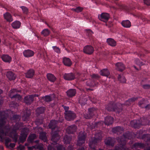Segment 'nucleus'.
Here are the masks:
<instances>
[{
    "label": "nucleus",
    "mask_w": 150,
    "mask_h": 150,
    "mask_svg": "<svg viewBox=\"0 0 150 150\" xmlns=\"http://www.w3.org/2000/svg\"><path fill=\"white\" fill-rule=\"evenodd\" d=\"M63 77L64 79L67 81H71L75 78V74L72 73H65Z\"/></svg>",
    "instance_id": "14"
},
{
    "label": "nucleus",
    "mask_w": 150,
    "mask_h": 150,
    "mask_svg": "<svg viewBox=\"0 0 150 150\" xmlns=\"http://www.w3.org/2000/svg\"><path fill=\"white\" fill-rule=\"evenodd\" d=\"M142 87L144 89H150V85L149 84H144L142 86Z\"/></svg>",
    "instance_id": "59"
},
{
    "label": "nucleus",
    "mask_w": 150,
    "mask_h": 150,
    "mask_svg": "<svg viewBox=\"0 0 150 150\" xmlns=\"http://www.w3.org/2000/svg\"><path fill=\"white\" fill-rule=\"evenodd\" d=\"M87 31L86 35L88 36L90 40L92 38V35L93 33V32L90 30H87Z\"/></svg>",
    "instance_id": "51"
},
{
    "label": "nucleus",
    "mask_w": 150,
    "mask_h": 150,
    "mask_svg": "<svg viewBox=\"0 0 150 150\" xmlns=\"http://www.w3.org/2000/svg\"><path fill=\"white\" fill-rule=\"evenodd\" d=\"M11 142V139L8 137L6 138L5 140V144L6 145H7L8 143Z\"/></svg>",
    "instance_id": "61"
},
{
    "label": "nucleus",
    "mask_w": 150,
    "mask_h": 150,
    "mask_svg": "<svg viewBox=\"0 0 150 150\" xmlns=\"http://www.w3.org/2000/svg\"><path fill=\"white\" fill-rule=\"evenodd\" d=\"M116 69L120 71H122L124 70L125 67L122 62H119L115 64Z\"/></svg>",
    "instance_id": "24"
},
{
    "label": "nucleus",
    "mask_w": 150,
    "mask_h": 150,
    "mask_svg": "<svg viewBox=\"0 0 150 150\" xmlns=\"http://www.w3.org/2000/svg\"><path fill=\"white\" fill-rule=\"evenodd\" d=\"M28 109H26L25 111L24 112V114L22 117V119L24 121H28L31 115L30 111L28 110Z\"/></svg>",
    "instance_id": "17"
},
{
    "label": "nucleus",
    "mask_w": 150,
    "mask_h": 150,
    "mask_svg": "<svg viewBox=\"0 0 150 150\" xmlns=\"http://www.w3.org/2000/svg\"><path fill=\"white\" fill-rule=\"evenodd\" d=\"M12 119L13 120H15L16 121H18L20 120V117L19 115H15L13 116Z\"/></svg>",
    "instance_id": "55"
},
{
    "label": "nucleus",
    "mask_w": 150,
    "mask_h": 150,
    "mask_svg": "<svg viewBox=\"0 0 150 150\" xmlns=\"http://www.w3.org/2000/svg\"><path fill=\"white\" fill-rule=\"evenodd\" d=\"M8 116L7 111H0V138L1 139H3L4 136L8 135L13 138L14 141L16 142L18 139V135L16 130L12 129V127L9 125L4 126V129L5 131L3 129L6 124V119Z\"/></svg>",
    "instance_id": "1"
},
{
    "label": "nucleus",
    "mask_w": 150,
    "mask_h": 150,
    "mask_svg": "<svg viewBox=\"0 0 150 150\" xmlns=\"http://www.w3.org/2000/svg\"><path fill=\"white\" fill-rule=\"evenodd\" d=\"M42 100L46 102H50L52 100V97L49 95H46L45 96L42 97Z\"/></svg>",
    "instance_id": "43"
},
{
    "label": "nucleus",
    "mask_w": 150,
    "mask_h": 150,
    "mask_svg": "<svg viewBox=\"0 0 150 150\" xmlns=\"http://www.w3.org/2000/svg\"><path fill=\"white\" fill-rule=\"evenodd\" d=\"M146 101L144 99H142V100L140 101L139 103V106L142 108H145V107L146 106L145 104Z\"/></svg>",
    "instance_id": "47"
},
{
    "label": "nucleus",
    "mask_w": 150,
    "mask_h": 150,
    "mask_svg": "<svg viewBox=\"0 0 150 150\" xmlns=\"http://www.w3.org/2000/svg\"><path fill=\"white\" fill-rule=\"evenodd\" d=\"M59 139V137L58 134L57 132H56L52 135L51 140L54 142L56 143L58 141Z\"/></svg>",
    "instance_id": "36"
},
{
    "label": "nucleus",
    "mask_w": 150,
    "mask_h": 150,
    "mask_svg": "<svg viewBox=\"0 0 150 150\" xmlns=\"http://www.w3.org/2000/svg\"><path fill=\"white\" fill-rule=\"evenodd\" d=\"M2 60L6 63H10L12 61L11 57L7 54H4L1 56Z\"/></svg>",
    "instance_id": "20"
},
{
    "label": "nucleus",
    "mask_w": 150,
    "mask_h": 150,
    "mask_svg": "<svg viewBox=\"0 0 150 150\" xmlns=\"http://www.w3.org/2000/svg\"><path fill=\"white\" fill-rule=\"evenodd\" d=\"M24 56L26 58H29L33 56L34 54V52L30 50H25L23 52Z\"/></svg>",
    "instance_id": "16"
},
{
    "label": "nucleus",
    "mask_w": 150,
    "mask_h": 150,
    "mask_svg": "<svg viewBox=\"0 0 150 150\" xmlns=\"http://www.w3.org/2000/svg\"><path fill=\"white\" fill-rule=\"evenodd\" d=\"M3 16L4 19L7 22H11L13 21V19L11 15L8 12H6L3 14Z\"/></svg>",
    "instance_id": "19"
},
{
    "label": "nucleus",
    "mask_w": 150,
    "mask_h": 150,
    "mask_svg": "<svg viewBox=\"0 0 150 150\" xmlns=\"http://www.w3.org/2000/svg\"><path fill=\"white\" fill-rule=\"evenodd\" d=\"M64 140L65 144H69L71 141V138L67 135H66L64 137Z\"/></svg>",
    "instance_id": "42"
},
{
    "label": "nucleus",
    "mask_w": 150,
    "mask_h": 150,
    "mask_svg": "<svg viewBox=\"0 0 150 150\" xmlns=\"http://www.w3.org/2000/svg\"><path fill=\"white\" fill-rule=\"evenodd\" d=\"M114 119L111 116H108L105 119V123L106 125H109L112 124L113 122Z\"/></svg>",
    "instance_id": "25"
},
{
    "label": "nucleus",
    "mask_w": 150,
    "mask_h": 150,
    "mask_svg": "<svg viewBox=\"0 0 150 150\" xmlns=\"http://www.w3.org/2000/svg\"><path fill=\"white\" fill-rule=\"evenodd\" d=\"M46 110V108L44 107H41L38 108L36 112L37 114L38 115L43 114Z\"/></svg>",
    "instance_id": "37"
},
{
    "label": "nucleus",
    "mask_w": 150,
    "mask_h": 150,
    "mask_svg": "<svg viewBox=\"0 0 150 150\" xmlns=\"http://www.w3.org/2000/svg\"><path fill=\"white\" fill-rule=\"evenodd\" d=\"M32 96L30 95H29L25 96L24 98V103L28 105H30L34 101Z\"/></svg>",
    "instance_id": "22"
},
{
    "label": "nucleus",
    "mask_w": 150,
    "mask_h": 150,
    "mask_svg": "<svg viewBox=\"0 0 150 150\" xmlns=\"http://www.w3.org/2000/svg\"><path fill=\"white\" fill-rule=\"evenodd\" d=\"M87 101V99L84 96L82 98H81L79 100V102L81 106H83L86 103Z\"/></svg>",
    "instance_id": "39"
},
{
    "label": "nucleus",
    "mask_w": 150,
    "mask_h": 150,
    "mask_svg": "<svg viewBox=\"0 0 150 150\" xmlns=\"http://www.w3.org/2000/svg\"><path fill=\"white\" fill-rule=\"evenodd\" d=\"M77 129L76 126L74 125H72L67 127L66 131L68 134H73L76 131Z\"/></svg>",
    "instance_id": "15"
},
{
    "label": "nucleus",
    "mask_w": 150,
    "mask_h": 150,
    "mask_svg": "<svg viewBox=\"0 0 150 150\" xmlns=\"http://www.w3.org/2000/svg\"><path fill=\"white\" fill-rule=\"evenodd\" d=\"M107 42L110 46L115 47L116 45V42L114 39L112 38H108L107 39Z\"/></svg>",
    "instance_id": "35"
},
{
    "label": "nucleus",
    "mask_w": 150,
    "mask_h": 150,
    "mask_svg": "<svg viewBox=\"0 0 150 150\" xmlns=\"http://www.w3.org/2000/svg\"><path fill=\"white\" fill-rule=\"evenodd\" d=\"M57 150H65V148L62 145H59L57 147Z\"/></svg>",
    "instance_id": "60"
},
{
    "label": "nucleus",
    "mask_w": 150,
    "mask_h": 150,
    "mask_svg": "<svg viewBox=\"0 0 150 150\" xmlns=\"http://www.w3.org/2000/svg\"><path fill=\"white\" fill-rule=\"evenodd\" d=\"M101 124V122H100L95 123V125L94 126L95 128L98 127H99L98 125H100Z\"/></svg>",
    "instance_id": "62"
},
{
    "label": "nucleus",
    "mask_w": 150,
    "mask_h": 150,
    "mask_svg": "<svg viewBox=\"0 0 150 150\" xmlns=\"http://www.w3.org/2000/svg\"><path fill=\"white\" fill-rule=\"evenodd\" d=\"M23 124L21 122H17L16 123L13 129H14L16 130L19 129L20 128L23 126Z\"/></svg>",
    "instance_id": "48"
},
{
    "label": "nucleus",
    "mask_w": 150,
    "mask_h": 150,
    "mask_svg": "<svg viewBox=\"0 0 150 150\" xmlns=\"http://www.w3.org/2000/svg\"><path fill=\"white\" fill-rule=\"evenodd\" d=\"M50 33V31L48 29H45L42 30L41 32V34L44 36L46 37L49 35Z\"/></svg>",
    "instance_id": "41"
},
{
    "label": "nucleus",
    "mask_w": 150,
    "mask_h": 150,
    "mask_svg": "<svg viewBox=\"0 0 150 150\" xmlns=\"http://www.w3.org/2000/svg\"><path fill=\"white\" fill-rule=\"evenodd\" d=\"M63 120L64 119L63 118H62L61 120H59L58 121L54 120H52L48 125L49 128L53 130L57 128V125L59 121L60 122H62Z\"/></svg>",
    "instance_id": "11"
},
{
    "label": "nucleus",
    "mask_w": 150,
    "mask_h": 150,
    "mask_svg": "<svg viewBox=\"0 0 150 150\" xmlns=\"http://www.w3.org/2000/svg\"><path fill=\"white\" fill-rule=\"evenodd\" d=\"M142 139L146 142H150V137L147 134H144L142 136Z\"/></svg>",
    "instance_id": "45"
},
{
    "label": "nucleus",
    "mask_w": 150,
    "mask_h": 150,
    "mask_svg": "<svg viewBox=\"0 0 150 150\" xmlns=\"http://www.w3.org/2000/svg\"><path fill=\"white\" fill-rule=\"evenodd\" d=\"M88 114L84 115V117L86 119H90L92 118L94 115H96L98 111L97 108H92L88 109Z\"/></svg>",
    "instance_id": "5"
},
{
    "label": "nucleus",
    "mask_w": 150,
    "mask_h": 150,
    "mask_svg": "<svg viewBox=\"0 0 150 150\" xmlns=\"http://www.w3.org/2000/svg\"><path fill=\"white\" fill-rule=\"evenodd\" d=\"M110 15L108 13L103 12L98 15V18L100 21L105 23L107 22L110 18Z\"/></svg>",
    "instance_id": "10"
},
{
    "label": "nucleus",
    "mask_w": 150,
    "mask_h": 150,
    "mask_svg": "<svg viewBox=\"0 0 150 150\" xmlns=\"http://www.w3.org/2000/svg\"><path fill=\"white\" fill-rule=\"evenodd\" d=\"M17 91L16 89L11 90L9 93V96L12 99L15 98L16 100H20L21 98V96L17 94Z\"/></svg>",
    "instance_id": "7"
},
{
    "label": "nucleus",
    "mask_w": 150,
    "mask_h": 150,
    "mask_svg": "<svg viewBox=\"0 0 150 150\" xmlns=\"http://www.w3.org/2000/svg\"><path fill=\"white\" fill-rule=\"evenodd\" d=\"M105 144L107 146H113L114 145V141L113 139L111 137H109L105 141Z\"/></svg>",
    "instance_id": "26"
},
{
    "label": "nucleus",
    "mask_w": 150,
    "mask_h": 150,
    "mask_svg": "<svg viewBox=\"0 0 150 150\" xmlns=\"http://www.w3.org/2000/svg\"><path fill=\"white\" fill-rule=\"evenodd\" d=\"M20 7L22 9L23 13L24 14L27 15L28 14V9L26 7L23 6H20Z\"/></svg>",
    "instance_id": "50"
},
{
    "label": "nucleus",
    "mask_w": 150,
    "mask_h": 150,
    "mask_svg": "<svg viewBox=\"0 0 150 150\" xmlns=\"http://www.w3.org/2000/svg\"><path fill=\"white\" fill-rule=\"evenodd\" d=\"M123 129L122 127L120 126H117L112 129L113 132L118 134H120L123 132Z\"/></svg>",
    "instance_id": "23"
},
{
    "label": "nucleus",
    "mask_w": 150,
    "mask_h": 150,
    "mask_svg": "<svg viewBox=\"0 0 150 150\" xmlns=\"http://www.w3.org/2000/svg\"><path fill=\"white\" fill-rule=\"evenodd\" d=\"M121 24L123 27L126 28H130L131 25V22L128 20L122 21Z\"/></svg>",
    "instance_id": "29"
},
{
    "label": "nucleus",
    "mask_w": 150,
    "mask_h": 150,
    "mask_svg": "<svg viewBox=\"0 0 150 150\" xmlns=\"http://www.w3.org/2000/svg\"><path fill=\"white\" fill-rule=\"evenodd\" d=\"M42 118L38 119V117L35 121L36 124L37 125H40L42 124Z\"/></svg>",
    "instance_id": "57"
},
{
    "label": "nucleus",
    "mask_w": 150,
    "mask_h": 150,
    "mask_svg": "<svg viewBox=\"0 0 150 150\" xmlns=\"http://www.w3.org/2000/svg\"><path fill=\"white\" fill-rule=\"evenodd\" d=\"M63 63L66 66L70 67L72 64V62L70 59L67 57H64L63 59Z\"/></svg>",
    "instance_id": "28"
},
{
    "label": "nucleus",
    "mask_w": 150,
    "mask_h": 150,
    "mask_svg": "<svg viewBox=\"0 0 150 150\" xmlns=\"http://www.w3.org/2000/svg\"><path fill=\"white\" fill-rule=\"evenodd\" d=\"M100 73L101 76L108 77L110 74V71L107 69H103L100 71Z\"/></svg>",
    "instance_id": "33"
},
{
    "label": "nucleus",
    "mask_w": 150,
    "mask_h": 150,
    "mask_svg": "<svg viewBox=\"0 0 150 150\" xmlns=\"http://www.w3.org/2000/svg\"><path fill=\"white\" fill-rule=\"evenodd\" d=\"M35 71L33 69H30L25 74V76L27 78H32L35 74Z\"/></svg>",
    "instance_id": "27"
},
{
    "label": "nucleus",
    "mask_w": 150,
    "mask_h": 150,
    "mask_svg": "<svg viewBox=\"0 0 150 150\" xmlns=\"http://www.w3.org/2000/svg\"><path fill=\"white\" fill-rule=\"evenodd\" d=\"M83 8L80 6H78L76 8H72L71 10L77 13H79L81 12L83 10Z\"/></svg>",
    "instance_id": "49"
},
{
    "label": "nucleus",
    "mask_w": 150,
    "mask_h": 150,
    "mask_svg": "<svg viewBox=\"0 0 150 150\" xmlns=\"http://www.w3.org/2000/svg\"><path fill=\"white\" fill-rule=\"evenodd\" d=\"M52 48L55 52L58 54L60 53V49L59 48L56 46H54L52 47Z\"/></svg>",
    "instance_id": "52"
},
{
    "label": "nucleus",
    "mask_w": 150,
    "mask_h": 150,
    "mask_svg": "<svg viewBox=\"0 0 150 150\" xmlns=\"http://www.w3.org/2000/svg\"><path fill=\"white\" fill-rule=\"evenodd\" d=\"M36 138L37 136L35 134H32L29 136L27 139V141L29 143H32L35 142L36 144H38L39 142L38 140L34 141V140L36 139Z\"/></svg>",
    "instance_id": "13"
},
{
    "label": "nucleus",
    "mask_w": 150,
    "mask_h": 150,
    "mask_svg": "<svg viewBox=\"0 0 150 150\" xmlns=\"http://www.w3.org/2000/svg\"><path fill=\"white\" fill-rule=\"evenodd\" d=\"M91 76L93 80H95L96 81H97V80H99L100 78V76L97 74H93L91 75Z\"/></svg>",
    "instance_id": "44"
},
{
    "label": "nucleus",
    "mask_w": 150,
    "mask_h": 150,
    "mask_svg": "<svg viewBox=\"0 0 150 150\" xmlns=\"http://www.w3.org/2000/svg\"><path fill=\"white\" fill-rule=\"evenodd\" d=\"M28 130L26 128H23L21 131V136L19 137V140L21 143H23L26 139L28 135Z\"/></svg>",
    "instance_id": "6"
},
{
    "label": "nucleus",
    "mask_w": 150,
    "mask_h": 150,
    "mask_svg": "<svg viewBox=\"0 0 150 150\" xmlns=\"http://www.w3.org/2000/svg\"><path fill=\"white\" fill-rule=\"evenodd\" d=\"M47 77L48 79L50 81L52 82H54L57 79L56 78L53 74L51 73L47 74Z\"/></svg>",
    "instance_id": "34"
},
{
    "label": "nucleus",
    "mask_w": 150,
    "mask_h": 150,
    "mask_svg": "<svg viewBox=\"0 0 150 150\" xmlns=\"http://www.w3.org/2000/svg\"><path fill=\"white\" fill-rule=\"evenodd\" d=\"M105 109L109 111H114L118 113L122 111V108L113 101H110L106 105Z\"/></svg>",
    "instance_id": "3"
},
{
    "label": "nucleus",
    "mask_w": 150,
    "mask_h": 150,
    "mask_svg": "<svg viewBox=\"0 0 150 150\" xmlns=\"http://www.w3.org/2000/svg\"><path fill=\"white\" fill-rule=\"evenodd\" d=\"M98 84V82L95 80H93L92 79H89L86 82V85L90 87L96 86Z\"/></svg>",
    "instance_id": "21"
},
{
    "label": "nucleus",
    "mask_w": 150,
    "mask_h": 150,
    "mask_svg": "<svg viewBox=\"0 0 150 150\" xmlns=\"http://www.w3.org/2000/svg\"><path fill=\"white\" fill-rule=\"evenodd\" d=\"M137 98H132L129 99L128 100L126 101L125 103V105L126 106H129L132 103L137 100Z\"/></svg>",
    "instance_id": "40"
},
{
    "label": "nucleus",
    "mask_w": 150,
    "mask_h": 150,
    "mask_svg": "<svg viewBox=\"0 0 150 150\" xmlns=\"http://www.w3.org/2000/svg\"><path fill=\"white\" fill-rule=\"evenodd\" d=\"M64 116L66 120L68 121L73 120L76 117V114L72 111L65 113Z\"/></svg>",
    "instance_id": "8"
},
{
    "label": "nucleus",
    "mask_w": 150,
    "mask_h": 150,
    "mask_svg": "<svg viewBox=\"0 0 150 150\" xmlns=\"http://www.w3.org/2000/svg\"><path fill=\"white\" fill-rule=\"evenodd\" d=\"M98 141V139H97L96 138H95L93 139V140H92V142L94 144H96L97 143Z\"/></svg>",
    "instance_id": "63"
},
{
    "label": "nucleus",
    "mask_w": 150,
    "mask_h": 150,
    "mask_svg": "<svg viewBox=\"0 0 150 150\" xmlns=\"http://www.w3.org/2000/svg\"><path fill=\"white\" fill-rule=\"evenodd\" d=\"M94 51L93 47L91 45H87L84 47L83 52L87 54L91 55L92 54Z\"/></svg>",
    "instance_id": "12"
},
{
    "label": "nucleus",
    "mask_w": 150,
    "mask_h": 150,
    "mask_svg": "<svg viewBox=\"0 0 150 150\" xmlns=\"http://www.w3.org/2000/svg\"><path fill=\"white\" fill-rule=\"evenodd\" d=\"M62 107L64 108L65 112H64V114H65V113H67L68 112H69V111H70L71 110H69V107L68 106H65L64 105H62Z\"/></svg>",
    "instance_id": "56"
},
{
    "label": "nucleus",
    "mask_w": 150,
    "mask_h": 150,
    "mask_svg": "<svg viewBox=\"0 0 150 150\" xmlns=\"http://www.w3.org/2000/svg\"><path fill=\"white\" fill-rule=\"evenodd\" d=\"M131 123L134 128H139L142 125L150 124V117H143L140 118V120H134L132 121Z\"/></svg>",
    "instance_id": "2"
},
{
    "label": "nucleus",
    "mask_w": 150,
    "mask_h": 150,
    "mask_svg": "<svg viewBox=\"0 0 150 150\" xmlns=\"http://www.w3.org/2000/svg\"><path fill=\"white\" fill-rule=\"evenodd\" d=\"M86 136L83 132H80L78 135V140L77 141V144L79 146H81L84 143L85 141Z\"/></svg>",
    "instance_id": "9"
},
{
    "label": "nucleus",
    "mask_w": 150,
    "mask_h": 150,
    "mask_svg": "<svg viewBox=\"0 0 150 150\" xmlns=\"http://www.w3.org/2000/svg\"><path fill=\"white\" fill-rule=\"evenodd\" d=\"M40 138L45 142L47 140V137L46 136V133L44 132H42L40 133Z\"/></svg>",
    "instance_id": "38"
},
{
    "label": "nucleus",
    "mask_w": 150,
    "mask_h": 150,
    "mask_svg": "<svg viewBox=\"0 0 150 150\" xmlns=\"http://www.w3.org/2000/svg\"><path fill=\"white\" fill-rule=\"evenodd\" d=\"M145 145L143 143L141 142H136L132 145V147L136 149L139 148L143 149L145 147Z\"/></svg>",
    "instance_id": "31"
},
{
    "label": "nucleus",
    "mask_w": 150,
    "mask_h": 150,
    "mask_svg": "<svg viewBox=\"0 0 150 150\" xmlns=\"http://www.w3.org/2000/svg\"><path fill=\"white\" fill-rule=\"evenodd\" d=\"M117 78L118 80L121 82L123 83L126 82V79L123 75H118Z\"/></svg>",
    "instance_id": "46"
},
{
    "label": "nucleus",
    "mask_w": 150,
    "mask_h": 150,
    "mask_svg": "<svg viewBox=\"0 0 150 150\" xmlns=\"http://www.w3.org/2000/svg\"><path fill=\"white\" fill-rule=\"evenodd\" d=\"M33 147L34 148L38 149V150H44L43 147L39 144H36L35 146H33Z\"/></svg>",
    "instance_id": "54"
},
{
    "label": "nucleus",
    "mask_w": 150,
    "mask_h": 150,
    "mask_svg": "<svg viewBox=\"0 0 150 150\" xmlns=\"http://www.w3.org/2000/svg\"><path fill=\"white\" fill-rule=\"evenodd\" d=\"M31 96H32L31 97L33 98V100H34V98L35 97H38L39 96V95L36 94H32L30 95Z\"/></svg>",
    "instance_id": "64"
},
{
    "label": "nucleus",
    "mask_w": 150,
    "mask_h": 150,
    "mask_svg": "<svg viewBox=\"0 0 150 150\" xmlns=\"http://www.w3.org/2000/svg\"><path fill=\"white\" fill-rule=\"evenodd\" d=\"M130 134L128 132L124 133L122 136L118 138L117 141L120 145V147L122 149H124V146L126 143L127 140L130 139Z\"/></svg>",
    "instance_id": "4"
},
{
    "label": "nucleus",
    "mask_w": 150,
    "mask_h": 150,
    "mask_svg": "<svg viewBox=\"0 0 150 150\" xmlns=\"http://www.w3.org/2000/svg\"><path fill=\"white\" fill-rule=\"evenodd\" d=\"M21 23L18 21H16L13 22L11 25L13 29H17L19 28L21 26Z\"/></svg>",
    "instance_id": "30"
},
{
    "label": "nucleus",
    "mask_w": 150,
    "mask_h": 150,
    "mask_svg": "<svg viewBox=\"0 0 150 150\" xmlns=\"http://www.w3.org/2000/svg\"><path fill=\"white\" fill-rule=\"evenodd\" d=\"M6 76L10 80L15 79L16 77L14 74L11 71H8L6 74Z\"/></svg>",
    "instance_id": "32"
},
{
    "label": "nucleus",
    "mask_w": 150,
    "mask_h": 150,
    "mask_svg": "<svg viewBox=\"0 0 150 150\" xmlns=\"http://www.w3.org/2000/svg\"><path fill=\"white\" fill-rule=\"evenodd\" d=\"M118 6L120 9L127 11L128 10L127 7L123 5L118 4Z\"/></svg>",
    "instance_id": "58"
},
{
    "label": "nucleus",
    "mask_w": 150,
    "mask_h": 150,
    "mask_svg": "<svg viewBox=\"0 0 150 150\" xmlns=\"http://www.w3.org/2000/svg\"><path fill=\"white\" fill-rule=\"evenodd\" d=\"M66 93L68 97L72 98L75 96L76 91L75 89L71 88L68 89Z\"/></svg>",
    "instance_id": "18"
},
{
    "label": "nucleus",
    "mask_w": 150,
    "mask_h": 150,
    "mask_svg": "<svg viewBox=\"0 0 150 150\" xmlns=\"http://www.w3.org/2000/svg\"><path fill=\"white\" fill-rule=\"evenodd\" d=\"M134 61L135 63L137 65H139V66H142L144 65V64L143 63V62L141 61H140L139 59H136Z\"/></svg>",
    "instance_id": "53"
}]
</instances>
